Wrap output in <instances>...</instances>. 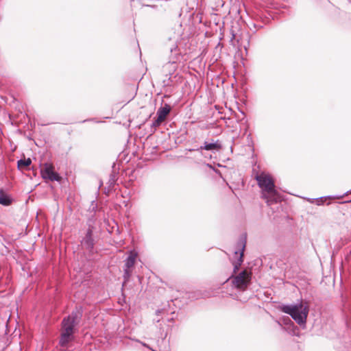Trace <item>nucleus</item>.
I'll use <instances>...</instances> for the list:
<instances>
[{
  "mask_svg": "<svg viewBox=\"0 0 351 351\" xmlns=\"http://www.w3.org/2000/svg\"><path fill=\"white\" fill-rule=\"evenodd\" d=\"M170 51L172 57L171 58V60L163 66V70L167 75H172L177 68L176 62L178 60V46L176 45H173L170 48Z\"/></svg>",
  "mask_w": 351,
  "mask_h": 351,
  "instance_id": "5",
  "label": "nucleus"
},
{
  "mask_svg": "<svg viewBox=\"0 0 351 351\" xmlns=\"http://www.w3.org/2000/svg\"><path fill=\"white\" fill-rule=\"evenodd\" d=\"M252 274L250 271L245 269L239 274L232 275L228 280H230L232 287L239 291H245L251 283Z\"/></svg>",
  "mask_w": 351,
  "mask_h": 351,
  "instance_id": "4",
  "label": "nucleus"
},
{
  "mask_svg": "<svg viewBox=\"0 0 351 351\" xmlns=\"http://www.w3.org/2000/svg\"><path fill=\"white\" fill-rule=\"evenodd\" d=\"M32 163V160L30 158H25V159H21L18 161V167L19 169H23L24 168H26L29 167Z\"/></svg>",
  "mask_w": 351,
  "mask_h": 351,
  "instance_id": "12",
  "label": "nucleus"
},
{
  "mask_svg": "<svg viewBox=\"0 0 351 351\" xmlns=\"http://www.w3.org/2000/svg\"><path fill=\"white\" fill-rule=\"evenodd\" d=\"M280 310L288 315L300 326H305L309 312L308 306L300 302L295 304L282 305Z\"/></svg>",
  "mask_w": 351,
  "mask_h": 351,
  "instance_id": "3",
  "label": "nucleus"
},
{
  "mask_svg": "<svg viewBox=\"0 0 351 351\" xmlns=\"http://www.w3.org/2000/svg\"><path fill=\"white\" fill-rule=\"evenodd\" d=\"M166 313V311L165 309H158L156 311V315L157 316V318H155L154 320L156 322H160V321H163V316Z\"/></svg>",
  "mask_w": 351,
  "mask_h": 351,
  "instance_id": "14",
  "label": "nucleus"
},
{
  "mask_svg": "<svg viewBox=\"0 0 351 351\" xmlns=\"http://www.w3.org/2000/svg\"><path fill=\"white\" fill-rule=\"evenodd\" d=\"M171 110V106L165 104L160 108H159L156 112V119L153 121L152 124V128H153V132H154L156 128L159 127L161 123L166 119L167 115L169 114Z\"/></svg>",
  "mask_w": 351,
  "mask_h": 351,
  "instance_id": "6",
  "label": "nucleus"
},
{
  "mask_svg": "<svg viewBox=\"0 0 351 351\" xmlns=\"http://www.w3.org/2000/svg\"><path fill=\"white\" fill-rule=\"evenodd\" d=\"M93 226H88L86 235L81 241L82 247L90 252H93L95 245V241L93 238Z\"/></svg>",
  "mask_w": 351,
  "mask_h": 351,
  "instance_id": "9",
  "label": "nucleus"
},
{
  "mask_svg": "<svg viewBox=\"0 0 351 351\" xmlns=\"http://www.w3.org/2000/svg\"><path fill=\"white\" fill-rule=\"evenodd\" d=\"M173 317H171V318H167V322H171V321H173Z\"/></svg>",
  "mask_w": 351,
  "mask_h": 351,
  "instance_id": "18",
  "label": "nucleus"
},
{
  "mask_svg": "<svg viewBox=\"0 0 351 351\" xmlns=\"http://www.w3.org/2000/svg\"><path fill=\"white\" fill-rule=\"evenodd\" d=\"M123 271H124L123 278L125 281L128 280L131 276V269L124 267Z\"/></svg>",
  "mask_w": 351,
  "mask_h": 351,
  "instance_id": "15",
  "label": "nucleus"
},
{
  "mask_svg": "<svg viewBox=\"0 0 351 351\" xmlns=\"http://www.w3.org/2000/svg\"><path fill=\"white\" fill-rule=\"evenodd\" d=\"M40 171L42 178L45 180L59 182L62 179L61 176L58 173L54 172L52 165L45 163Z\"/></svg>",
  "mask_w": 351,
  "mask_h": 351,
  "instance_id": "8",
  "label": "nucleus"
},
{
  "mask_svg": "<svg viewBox=\"0 0 351 351\" xmlns=\"http://www.w3.org/2000/svg\"><path fill=\"white\" fill-rule=\"evenodd\" d=\"M138 254L135 251H130L127 258L125 260L124 267L131 269L135 264L136 258Z\"/></svg>",
  "mask_w": 351,
  "mask_h": 351,
  "instance_id": "10",
  "label": "nucleus"
},
{
  "mask_svg": "<svg viewBox=\"0 0 351 351\" xmlns=\"http://www.w3.org/2000/svg\"><path fill=\"white\" fill-rule=\"evenodd\" d=\"M143 6H147V7L156 8V5H148V4H146V5L143 4Z\"/></svg>",
  "mask_w": 351,
  "mask_h": 351,
  "instance_id": "17",
  "label": "nucleus"
},
{
  "mask_svg": "<svg viewBox=\"0 0 351 351\" xmlns=\"http://www.w3.org/2000/svg\"><path fill=\"white\" fill-rule=\"evenodd\" d=\"M81 313L78 311H73L62 322V332L59 344L62 347H66L73 338L74 328L79 324L81 319Z\"/></svg>",
  "mask_w": 351,
  "mask_h": 351,
  "instance_id": "1",
  "label": "nucleus"
},
{
  "mask_svg": "<svg viewBox=\"0 0 351 351\" xmlns=\"http://www.w3.org/2000/svg\"><path fill=\"white\" fill-rule=\"evenodd\" d=\"M315 200L316 201L317 204L319 206L324 204L323 197H319V198H317V199H309V198L308 199V201L310 202L311 203H313Z\"/></svg>",
  "mask_w": 351,
  "mask_h": 351,
  "instance_id": "16",
  "label": "nucleus"
},
{
  "mask_svg": "<svg viewBox=\"0 0 351 351\" xmlns=\"http://www.w3.org/2000/svg\"><path fill=\"white\" fill-rule=\"evenodd\" d=\"M245 247V243L243 244L242 251L240 252L239 258L238 260V263L234 265V272H236L237 270L239 269V266L241 265L243 262V250Z\"/></svg>",
  "mask_w": 351,
  "mask_h": 351,
  "instance_id": "13",
  "label": "nucleus"
},
{
  "mask_svg": "<svg viewBox=\"0 0 351 351\" xmlns=\"http://www.w3.org/2000/svg\"><path fill=\"white\" fill-rule=\"evenodd\" d=\"M222 146L219 141H216L215 142L208 143L207 141H205L203 144V145L200 146L197 148L194 149H186V152H195L198 153L200 156L202 155V151L206 150V151H212L213 152H217L221 149Z\"/></svg>",
  "mask_w": 351,
  "mask_h": 351,
  "instance_id": "7",
  "label": "nucleus"
},
{
  "mask_svg": "<svg viewBox=\"0 0 351 351\" xmlns=\"http://www.w3.org/2000/svg\"><path fill=\"white\" fill-rule=\"evenodd\" d=\"M258 186L263 191L262 197L266 199L268 205H271L273 202H277V191L275 189V184L269 175L265 173L257 174L255 176Z\"/></svg>",
  "mask_w": 351,
  "mask_h": 351,
  "instance_id": "2",
  "label": "nucleus"
},
{
  "mask_svg": "<svg viewBox=\"0 0 351 351\" xmlns=\"http://www.w3.org/2000/svg\"><path fill=\"white\" fill-rule=\"evenodd\" d=\"M10 204V198L3 191L2 189H0V204L8 206Z\"/></svg>",
  "mask_w": 351,
  "mask_h": 351,
  "instance_id": "11",
  "label": "nucleus"
},
{
  "mask_svg": "<svg viewBox=\"0 0 351 351\" xmlns=\"http://www.w3.org/2000/svg\"><path fill=\"white\" fill-rule=\"evenodd\" d=\"M287 319L289 320V322L290 323H291L292 324H293V322H292V321H291L289 317H287Z\"/></svg>",
  "mask_w": 351,
  "mask_h": 351,
  "instance_id": "19",
  "label": "nucleus"
}]
</instances>
